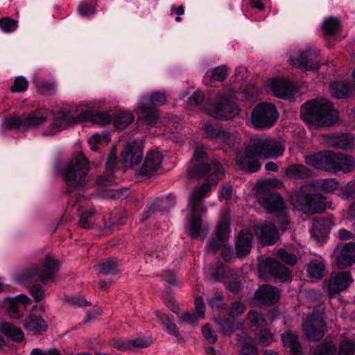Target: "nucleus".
I'll return each mask as SVG.
<instances>
[{
  "label": "nucleus",
  "instance_id": "nucleus-1",
  "mask_svg": "<svg viewBox=\"0 0 355 355\" xmlns=\"http://www.w3.org/2000/svg\"><path fill=\"white\" fill-rule=\"evenodd\" d=\"M207 161V153L202 147H198L194 151L193 158L187 168L189 178H202L207 173H210L206 181L200 187L194 189L189 197V207L191 208V218L189 223V234L193 239H196L200 236L202 225L200 215L207 211L202 200L210 191V187L218 184L219 180L225 173L224 168L220 162L214 161L208 164Z\"/></svg>",
  "mask_w": 355,
  "mask_h": 355
},
{
  "label": "nucleus",
  "instance_id": "nucleus-2",
  "mask_svg": "<svg viewBox=\"0 0 355 355\" xmlns=\"http://www.w3.org/2000/svg\"><path fill=\"white\" fill-rule=\"evenodd\" d=\"M284 150L285 146L281 141L251 139L243 153L236 155V164L241 169L255 173L261 168L259 157L276 158L282 156Z\"/></svg>",
  "mask_w": 355,
  "mask_h": 355
},
{
  "label": "nucleus",
  "instance_id": "nucleus-3",
  "mask_svg": "<svg viewBox=\"0 0 355 355\" xmlns=\"http://www.w3.org/2000/svg\"><path fill=\"white\" fill-rule=\"evenodd\" d=\"M300 116L303 121L317 126H330L338 119V113L333 104L323 98L304 103Z\"/></svg>",
  "mask_w": 355,
  "mask_h": 355
},
{
  "label": "nucleus",
  "instance_id": "nucleus-4",
  "mask_svg": "<svg viewBox=\"0 0 355 355\" xmlns=\"http://www.w3.org/2000/svg\"><path fill=\"white\" fill-rule=\"evenodd\" d=\"M305 163L315 168L333 173H350L355 170L354 159L343 153L320 152L306 156Z\"/></svg>",
  "mask_w": 355,
  "mask_h": 355
},
{
  "label": "nucleus",
  "instance_id": "nucleus-5",
  "mask_svg": "<svg viewBox=\"0 0 355 355\" xmlns=\"http://www.w3.org/2000/svg\"><path fill=\"white\" fill-rule=\"evenodd\" d=\"M89 168L88 160L83 153L80 152L75 159L63 168L62 176L66 183L67 193L71 196L74 191L83 186Z\"/></svg>",
  "mask_w": 355,
  "mask_h": 355
},
{
  "label": "nucleus",
  "instance_id": "nucleus-6",
  "mask_svg": "<svg viewBox=\"0 0 355 355\" xmlns=\"http://www.w3.org/2000/svg\"><path fill=\"white\" fill-rule=\"evenodd\" d=\"M59 263L51 256L47 255L42 263L41 268L36 266H33L26 269L21 274V280L23 282H36L41 281L44 284L53 282L55 279V273L59 270Z\"/></svg>",
  "mask_w": 355,
  "mask_h": 355
},
{
  "label": "nucleus",
  "instance_id": "nucleus-7",
  "mask_svg": "<svg viewBox=\"0 0 355 355\" xmlns=\"http://www.w3.org/2000/svg\"><path fill=\"white\" fill-rule=\"evenodd\" d=\"M311 184H304L295 196L290 198L291 203L298 210L306 214L320 213L325 208L324 200L317 195L308 192Z\"/></svg>",
  "mask_w": 355,
  "mask_h": 355
},
{
  "label": "nucleus",
  "instance_id": "nucleus-8",
  "mask_svg": "<svg viewBox=\"0 0 355 355\" xmlns=\"http://www.w3.org/2000/svg\"><path fill=\"white\" fill-rule=\"evenodd\" d=\"M279 117L278 111L273 103L263 102L257 104L251 113L252 124L257 129L272 127Z\"/></svg>",
  "mask_w": 355,
  "mask_h": 355
},
{
  "label": "nucleus",
  "instance_id": "nucleus-9",
  "mask_svg": "<svg viewBox=\"0 0 355 355\" xmlns=\"http://www.w3.org/2000/svg\"><path fill=\"white\" fill-rule=\"evenodd\" d=\"M205 110L209 116L220 120L230 119L240 112L239 106L227 94L218 95L216 102L207 105Z\"/></svg>",
  "mask_w": 355,
  "mask_h": 355
},
{
  "label": "nucleus",
  "instance_id": "nucleus-10",
  "mask_svg": "<svg viewBox=\"0 0 355 355\" xmlns=\"http://www.w3.org/2000/svg\"><path fill=\"white\" fill-rule=\"evenodd\" d=\"M259 204L270 213L275 214L282 227L288 223L285 205L282 196L277 192L268 191L257 196Z\"/></svg>",
  "mask_w": 355,
  "mask_h": 355
},
{
  "label": "nucleus",
  "instance_id": "nucleus-11",
  "mask_svg": "<svg viewBox=\"0 0 355 355\" xmlns=\"http://www.w3.org/2000/svg\"><path fill=\"white\" fill-rule=\"evenodd\" d=\"M325 324L320 313H313L303 323V330L306 338L311 341H317L324 336Z\"/></svg>",
  "mask_w": 355,
  "mask_h": 355
},
{
  "label": "nucleus",
  "instance_id": "nucleus-12",
  "mask_svg": "<svg viewBox=\"0 0 355 355\" xmlns=\"http://www.w3.org/2000/svg\"><path fill=\"white\" fill-rule=\"evenodd\" d=\"M320 51L317 49L307 47L302 51L297 58H291V63L296 67L304 70L309 71L319 67V62L318 58Z\"/></svg>",
  "mask_w": 355,
  "mask_h": 355
},
{
  "label": "nucleus",
  "instance_id": "nucleus-13",
  "mask_svg": "<svg viewBox=\"0 0 355 355\" xmlns=\"http://www.w3.org/2000/svg\"><path fill=\"white\" fill-rule=\"evenodd\" d=\"M335 262L338 268L344 269L355 263V243L349 242L338 245L334 250Z\"/></svg>",
  "mask_w": 355,
  "mask_h": 355
},
{
  "label": "nucleus",
  "instance_id": "nucleus-14",
  "mask_svg": "<svg viewBox=\"0 0 355 355\" xmlns=\"http://www.w3.org/2000/svg\"><path fill=\"white\" fill-rule=\"evenodd\" d=\"M143 144L139 140L129 142L121 152V157L126 166H133L141 162L143 158Z\"/></svg>",
  "mask_w": 355,
  "mask_h": 355
},
{
  "label": "nucleus",
  "instance_id": "nucleus-15",
  "mask_svg": "<svg viewBox=\"0 0 355 355\" xmlns=\"http://www.w3.org/2000/svg\"><path fill=\"white\" fill-rule=\"evenodd\" d=\"M273 94L279 98L292 100L298 92L296 85L288 80L273 79L270 84Z\"/></svg>",
  "mask_w": 355,
  "mask_h": 355
},
{
  "label": "nucleus",
  "instance_id": "nucleus-16",
  "mask_svg": "<svg viewBox=\"0 0 355 355\" xmlns=\"http://www.w3.org/2000/svg\"><path fill=\"white\" fill-rule=\"evenodd\" d=\"M353 279L349 272H338L332 273L327 284L329 295L338 294L348 288Z\"/></svg>",
  "mask_w": 355,
  "mask_h": 355
},
{
  "label": "nucleus",
  "instance_id": "nucleus-17",
  "mask_svg": "<svg viewBox=\"0 0 355 355\" xmlns=\"http://www.w3.org/2000/svg\"><path fill=\"white\" fill-rule=\"evenodd\" d=\"M255 234L259 242L265 245H272L279 239L277 228L270 222H265L257 227Z\"/></svg>",
  "mask_w": 355,
  "mask_h": 355
},
{
  "label": "nucleus",
  "instance_id": "nucleus-18",
  "mask_svg": "<svg viewBox=\"0 0 355 355\" xmlns=\"http://www.w3.org/2000/svg\"><path fill=\"white\" fill-rule=\"evenodd\" d=\"M280 291L268 284L261 286L255 293L254 297L257 301L264 305H273L276 304L280 297Z\"/></svg>",
  "mask_w": 355,
  "mask_h": 355
},
{
  "label": "nucleus",
  "instance_id": "nucleus-19",
  "mask_svg": "<svg viewBox=\"0 0 355 355\" xmlns=\"http://www.w3.org/2000/svg\"><path fill=\"white\" fill-rule=\"evenodd\" d=\"M253 234L249 230H242L235 242V251L239 258H243L248 256L252 249Z\"/></svg>",
  "mask_w": 355,
  "mask_h": 355
},
{
  "label": "nucleus",
  "instance_id": "nucleus-20",
  "mask_svg": "<svg viewBox=\"0 0 355 355\" xmlns=\"http://www.w3.org/2000/svg\"><path fill=\"white\" fill-rule=\"evenodd\" d=\"M50 114L51 112L45 107L30 112L26 116L24 117V129L35 128L44 124Z\"/></svg>",
  "mask_w": 355,
  "mask_h": 355
},
{
  "label": "nucleus",
  "instance_id": "nucleus-21",
  "mask_svg": "<svg viewBox=\"0 0 355 355\" xmlns=\"http://www.w3.org/2000/svg\"><path fill=\"white\" fill-rule=\"evenodd\" d=\"M162 162V155L159 152H149L141 167L139 175L150 176L153 175L160 168Z\"/></svg>",
  "mask_w": 355,
  "mask_h": 355
},
{
  "label": "nucleus",
  "instance_id": "nucleus-22",
  "mask_svg": "<svg viewBox=\"0 0 355 355\" xmlns=\"http://www.w3.org/2000/svg\"><path fill=\"white\" fill-rule=\"evenodd\" d=\"M206 137L216 140L227 144H230L234 141V136L224 128L216 125L207 124L203 128Z\"/></svg>",
  "mask_w": 355,
  "mask_h": 355
},
{
  "label": "nucleus",
  "instance_id": "nucleus-23",
  "mask_svg": "<svg viewBox=\"0 0 355 355\" xmlns=\"http://www.w3.org/2000/svg\"><path fill=\"white\" fill-rule=\"evenodd\" d=\"M285 175L292 180H305L311 178L313 173L303 164H293L286 168Z\"/></svg>",
  "mask_w": 355,
  "mask_h": 355
},
{
  "label": "nucleus",
  "instance_id": "nucleus-24",
  "mask_svg": "<svg viewBox=\"0 0 355 355\" xmlns=\"http://www.w3.org/2000/svg\"><path fill=\"white\" fill-rule=\"evenodd\" d=\"M214 321L218 327L220 333L225 336H231L236 331L243 333L244 326L241 322L220 318H215Z\"/></svg>",
  "mask_w": 355,
  "mask_h": 355
},
{
  "label": "nucleus",
  "instance_id": "nucleus-25",
  "mask_svg": "<svg viewBox=\"0 0 355 355\" xmlns=\"http://www.w3.org/2000/svg\"><path fill=\"white\" fill-rule=\"evenodd\" d=\"M270 274L279 279L281 282H288L291 279L289 270L279 261L274 259L267 260Z\"/></svg>",
  "mask_w": 355,
  "mask_h": 355
},
{
  "label": "nucleus",
  "instance_id": "nucleus-26",
  "mask_svg": "<svg viewBox=\"0 0 355 355\" xmlns=\"http://www.w3.org/2000/svg\"><path fill=\"white\" fill-rule=\"evenodd\" d=\"M79 121H90L98 125L110 123L112 121L111 115L107 112L85 111L78 115Z\"/></svg>",
  "mask_w": 355,
  "mask_h": 355
},
{
  "label": "nucleus",
  "instance_id": "nucleus-27",
  "mask_svg": "<svg viewBox=\"0 0 355 355\" xmlns=\"http://www.w3.org/2000/svg\"><path fill=\"white\" fill-rule=\"evenodd\" d=\"M23 325L25 329L32 334L45 331L47 328L46 322L43 318L34 314L26 318Z\"/></svg>",
  "mask_w": 355,
  "mask_h": 355
},
{
  "label": "nucleus",
  "instance_id": "nucleus-28",
  "mask_svg": "<svg viewBox=\"0 0 355 355\" xmlns=\"http://www.w3.org/2000/svg\"><path fill=\"white\" fill-rule=\"evenodd\" d=\"M80 121L78 119V116L73 117L69 111H60L55 115L52 126L54 128L62 130L68 128L71 124L77 123Z\"/></svg>",
  "mask_w": 355,
  "mask_h": 355
},
{
  "label": "nucleus",
  "instance_id": "nucleus-29",
  "mask_svg": "<svg viewBox=\"0 0 355 355\" xmlns=\"http://www.w3.org/2000/svg\"><path fill=\"white\" fill-rule=\"evenodd\" d=\"M327 143L332 147L347 150L353 146V137L348 134L334 135L328 137Z\"/></svg>",
  "mask_w": 355,
  "mask_h": 355
},
{
  "label": "nucleus",
  "instance_id": "nucleus-30",
  "mask_svg": "<svg viewBox=\"0 0 355 355\" xmlns=\"http://www.w3.org/2000/svg\"><path fill=\"white\" fill-rule=\"evenodd\" d=\"M121 262L115 257H110L103 260L101 263L94 266L102 275H114L118 272V268Z\"/></svg>",
  "mask_w": 355,
  "mask_h": 355
},
{
  "label": "nucleus",
  "instance_id": "nucleus-31",
  "mask_svg": "<svg viewBox=\"0 0 355 355\" xmlns=\"http://www.w3.org/2000/svg\"><path fill=\"white\" fill-rule=\"evenodd\" d=\"M329 92L336 98H345L350 94V84L347 80L333 82L329 86Z\"/></svg>",
  "mask_w": 355,
  "mask_h": 355
},
{
  "label": "nucleus",
  "instance_id": "nucleus-32",
  "mask_svg": "<svg viewBox=\"0 0 355 355\" xmlns=\"http://www.w3.org/2000/svg\"><path fill=\"white\" fill-rule=\"evenodd\" d=\"M324 269V260L321 257L311 260L306 266L309 276L315 279H321L323 277Z\"/></svg>",
  "mask_w": 355,
  "mask_h": 355
},
{
  "label": "nucleus",
  "instance_id": "nucleus-33",
  "mask_svg": "<svg viewBox=\"0 0 355 355\" xmlns=\"http://www.w3.org/2000/svg\"><path fill=\"white\" fill-rule=\"evenodd\" d=\"M0 331L7 338L12 340L19 343L24 337L23 331L10 323L3 322L0 325Z\"/></svg>",
  "mask_w": 355,
  "mask_h": 355
},
{
  "label": "nucleus",
  "instance_id": "nucleus-34",
  "mask_svg": "<svg viewBox=\"0 0 355 355\" xmlns=\"http://www.w3.org/2000/svg\"><path fill=\"white\" fill-rule=\"evenodd\" d=\"M284 345L291 348L293 355H301V346L297 336L291 332H286L281 336Z\"/></svg>",
  "mask_w": 355,
  "mask_h": 355
},
{
  "label": "nucleus",
  "instance_id": "nucleus-35",
  "mask_svg": "<svg viewBox=\"0 0 355 355\" xmlns=\"http://www.w3.org/2000/svg\"><path fill=\"white\" fill-rule=\"evenodd\" d=\"M139 109L141 110L140 117L148 124H153L156 123L158 114L157 110L150 105L147 102L141 103Z\"/></svg>",
  "mask_w": 355,
  "mask_h": 355
},
{
  "label": "nucleus",
  "instance_id": "nucleus-36",
  "mask_svg": "<svg viewBox=\"0 0 355 355\" xmlns=\"http://www.w3.org/2000/svg\"><path fill=\"white\" fill-rule=\"evenodd\" d=\"M227 68L225 66H219L209 70L204 76V82L208 85L207 80L220 81L222 82L227 77Z\"/></svg>",
  "mask_w": 355,
  "mask_h": 355
},
{
  "label": "nucleus",
  "instance_id": "nucleus-37",
  "mask_svg": "<svg viewBox=\"0 0 355 355\" xmlns=\"http://www.w3.org/2000/svg\"><path fill=\"white\" fill-rule=\"evenodd\" d=\"M338 355H355V335L340 340Z\"/></svg>",
  "mask_w": 355,
  "mask_h": 355
},
{
  "label": "nucleus",
  "instance_id": "nucleus-38",
  "mask_svg": "<svg viewBox=\"0 0 355 355\" xmlns=\"http://www.w3.org/2000/svg\"><path fill=\"white\" fill-rule=\"evenodd\" d=\"M311 186L316 189L327 193H331L338 188V182L335 178H327L318 180Z\"/></svg>",
  "mask_w": 355,
  "mask_h": 355
},
{
  "label": "nucleus",
  "instance_id": "nucleus-39",
  "mask_svg": "<svg viewBox=\"0 0 355 355\" xmlns=\"http://www.w3.org/2000/svg\"><path fill=\"white\" fill-rule=\"evenodd\" d=\"M114 124L118 129L126 128L134 120V115L130 112H119L114 118Z\"/></svg>",
  "mask_w": 355,
  "mask_h": 355
},
{
  "label": "nucleus",
  "instance_id": "nucleus-40",
  "mask_svg": "<svg viewBox=\"0 0 355 355\" xmlns=\"http://www.w3.org/2000/svg\"><path fill=\"white\" fill-rule=\"evenodd\" d=\"M337 348L332 340H323L315 348L313 355H336Z\"/></svg>",
  "mask_w": 355,
  "mask_h": 355
},
{
  "label": "nucleus",
  "instance_id": "nucleus-41",
  "mask_svg": "<svg viewBox=\"0 0 355 355\" xmlns=\"http://www.w3.org/2000/svg\"><path fill=\"white\" fill-rule=\"evenodd\" d=\"M96 214L94 207H91L80 214L78 225L83 229H92L94 226L92 218Z\"/></svg>",
  "mask_w": 355,
  "mask_h": 355
},
{
  "label": "nucleus",
  "instance_id": "nucleus-42",
  "mask_svg": "<svg viewBox=\"0 0 355 355\" xmlns=\"http://www.w3.org/2000/svg\"><path fill=\"white\" fill-rule=\"evenodd\" d=\"M174 200L169 197L162 198L156 200L152 205L150 206V210L154 212L155 210L167 211L174 205Z\"/></svg>",
  "mask_w": 355,
  "mask_h": 355
},
{
  "label": "nucleus",
  "instance_id": "nucleus-43",
  "mask_svg": "<svg viewBox=\"0 0 355 355\" xmlns=\"http://www.w3.org/2000/svg\"><path fill=\"white\" fill-rule=\"evenodd\" d=\"M166 101V95L164 93L157 92L152 93L144 98L143 102H147L152 107L161 106Z\"/></svg>",
  "mask_w": 355,
  "mask_h": 355
},
{
  "label": "nucleus",
  "instance_id": "nucleus-44",
  "mask_svg": "<svg viewBox=\"0 0 355 355\" xmlns=\"http://www.w3.org/2000/svg\"><path fill=\"white\" fill-rule=\"evenodd\" d=\"M331 225V220L329 218L322 217L315 220L313 225L314 232H320L322 235L327 234Z\"/></svg>",
  "mask_w": 355,
  "mask_h": 355
},
{
  "label": "nucleus",
  "instance_id": "nucleus-45",
  "mask_svg": "<svg viewBox=\"0 0 355 355\" xmlns=\"http://www.w3.org/2000/svg\"><path fill=\"white\" fill-rule=\"evenodd\" d=\"M340 27V22L335 17L326 19L322 24V29L326 35H333L336 33Z\"/></svg>",
  "mask_w": 355,
  "mask_h": 355
},
{
  "label": "nucleus",
  "instance_id": "nucleus-46",
  "mask_svg": "<svg viewBox=\"0 0 355 355\" xmlns=\"http://www.w3.org/2000/svg\"><path fill=\"white\" fill-rule=\"evenodd\" d=\"M230 234V225L227 221L220 222L217 225L216 236L221 243L226 242Z\"/></svg>",
  "mask_w": 355,
  "mask_h": 355
},
{
  "label": "nucleus",
  "instance_id": "nucleus-47",
  "mask_svg": "<svg viewBox=\"0 0 355 355\" xmlns=\"http://www.w3.org/2000/svg\"><path fill=\"white\" fill-rule=\"evenodd\" d=\"M18 26V21L10 17L0 18V28L4 33H11L15 31Z\"/></svg>",
  "mask_w": 355,
  "mask_h": 355
},
{
  "label": "nucleus",
  "instance_id": "nucleus-48",
  "mask_svg": "<svg viewBox=\"0 0 355 355\" xmlns=\"http://www.w3.org/2000/svg\"><path fill=\"white\" fill-rule=\"evenodd\" d=\"M248 320L257 327H263L266 324L264 316L256 311L251 310L248 313Z\"/></svg>",
  "mask_w": 355,
  "mask_h": 355
},
{
  "label": "nucleus",
  "instance_id": "nucleus-49",
  "mask_svg": "<svg viewBox=\"0 0 355 355\" xmlns=\"http://www.w3.org/2000/svg\"><path fill=\"white\" fill-rule=\"evenodd\" d=\"M108 344L110 347L122 352L130 351V343L128 339L112 338L109 340Z\"/></svg>",
  "mask_w": 355,
  "mask_h": 355
},
{
  "label": "nucleus",
  "instance_id": "nucleus-50",
  "mask_svg": "<svg viewBox=\"0 0 355 355\" xmlns=\"http://www.w3.org/2000/svg\"><path fill=\"white\" fill-rule=\"evenodd\" d=\"M225 277V269L222 263L216 264V267L211 269L209 279L211 282H217L222 281Z\"/></svg>",
  "mask_w": 355,
  "mask_h": 355
},
{
  "label": "nucleus",
  "instance_id": "nucleus-51",
  "mask_svg": "<svg viewBox=\"0 0 355 355\" xmlns=\"http://www.w3.org/2000/svg\"><path fill=\"white\" fill-rule=\"evenodd\" d=\"M37 87L38 92L43 95H51L55 90V84L49 81H41Z\"/></svg>",
  "mask_w": 355,
  "mask_h": 355
},
{
  "label": "nucleus",
  "instance_id": "nucleus-52",
  "mask_svg": "<svg viewBox=\"0 0 355 355\" xmlns=\"http://www.w3.org/2000/svg\"><path fill=\"white\" fill-rule=\"evenodd\" d=\"M28 86V82L23 76H18L15 78L13 85L10 87L12 92H24Z\"/></svg>",
  "mask_w": 355,
  "mask_h": 355
},
{
  "label": "nucleus",
  "instance_id": "nucleus-53",
  "mask_svg": "<svg viewBox=\"0 0 355 355\" xmlns=\"http://www.w3.org/2000/svg\"><path fill=\"white\" fill-rule=\"evenodd\" d=\"M24 118L19 116H10L4 119V125L9 129L24 128Z\"/></svg>",
  "mask_w": 355,
  "mask_h": 355
},
{
  "label": "nucleus",
  "instance_id": "nucleus-54",
  "mask_svg": "<svg viewBox=\"0 0 355 355\" xmlns=\"http://www.w3.org/2000/svg\"><path fill=\"white\" fill-rule=\"evenodd\" d=\"M277 255L282 261L288 265H294L297 262V257L294 254L289 253L284 249L280 248L277 251Z\"/></svg>",
  "mask_w": 355,
  "mask_h": 355
},
{
  "label": "nucleus",
  "instance_id": "nucleus-55",
  "mask_svg": "<svg viewBox=\"0 0 355 355\" xmlns=\"http://www.w3.org/2000/svg\"><path fill=\"white\" fill-rule=\"evenodd\" d=\"M78 13L82 17L93 15L96 12L95 7L87 2H81L78 6Z\"/></svg>",
  "mask_w": 355,
  "mask_h": 355
},
{
  "label": "nucleus",
  "instance_id": "nucleus-56",
  "mask_svg": "<svg viewBox=\"0 0 355 355\" xmlns=\"http://www.w3.org/2000/svg\"><path fill=\"white\" fill-rule=\"evenodd\" d=\"M129 342L130 343V350H132L134 347L146 348L152 344V341L150 339H145L142 338L129 340Z\"/></svg>",
  "mask_w": 355,
  "mask_h": 355
},
{
  "label": "nucleus",
  "instance_id": "nucleus-57",
  "mask_svg": "<svg viewBox=\"0 0 355 355\" xmlns=\"http://www.w3.org/2000/svg\"><path fill=\"white\" fill-rule=\"evenodd\" d=\"M30 293L36 302H40L44 297V292L40 284L33 285L31 288Z\"/></svg>",
  "mask_w": 355,
  "mask_h": 355
},
{
  "label": "nucleus",
  "instance_id": "nucleus-58",
  "mask_svg": "<svg viewBox=\"0 0 355 355\" xmlns=\"http://www.w3.org/2000/svg\"><path fill=\"white\" fill-rule=\"evenodd\" d=\"M202 333L205 338L209 343H215L217 341V336L214 333L209 324H205L202 329Z\"/></svg>",
  "mask_w": 355,
  "mask_h": 355
},
{
  "label": "nucleus",
  "instance_id": "nucleus-59",
  "mask_svg": "<svg viewBox=\"0 0 355 355\" xmlns=\"http://www.w3.org/2000/svg\"><path fill=\"white\" fill-rule=\"evenodd\" d=\"M245 309V306L241 302H234L230 311V315L233 318L238 317L244 313Z\"/></svg>",
  "mask_w": 355,
  "mask_h": 355
},
{
  "label": "nucleus",
  "instance_id": "nucleus-60",
  "mask_svg": "<svg viewBox=\"0 0 355 355\" xmlns=\"http://www.w3.org/2000/svg\"><path fill=\"white\" fill-rule=\"evenodd\" d=\"M204 101V94L202 92L196 91L188 98V104L190 105H199Z\"/></svg>",
  "mask_w": 355,
  "mask_h": 355
},
{
  "label": "nucleus",
  "instance_id": "nucleus-61",
  "mask_svg": "<svg viewBox=\"0 0 355 355\" xmlns=\"http://www.w3.org/2000/svg\"><path fill=\"white\" fill-rule=\"evenodd\" d=\"M179 320L182 323L193 324L197 323L198 318L196 315L192 314L189 311H186L180 316Z\"/></svg>",
  "mask_w": 355,
  "mask_h": 355
},
{
  "label": "nucleus",
  "instance_id": "nucleus-62",
  "mask_svg": "<svg viewBox=\"0 0 355 355\" xmlns=\"http://www.w3.org/2000/svg\"><path fill=\"white\" fill-rule=\"evenodd\" d=\"M67 302L71 305L78 306H88L91 305V302L84 300L83 298L76 296L68 297Z\"/></svg>",
  "mask_w": 355,
  "mask_h": 355
},
{
  "label": "nucleus",
  "instance_id": "nucleus-63",
  "mask_svg": "<svg viewBox=\"0 0 355 355\" xmlns=\"http://www.w3.org/2000/svg\"><path fill=\"white\" fill-rule=\"evenodd\" d=\"M117 163V157L114 150L111 151L106 163V168L108 172L112 173L116 167Z\"/></svg>",
  "mask_w": 355,
  "mask_h": 355
},
{
  "label": "nucleus",
  "instance_id": "nucleus-64",
  "mask_svg": "<svg viewBox=\"0 0 355 355\" xmlns=\"http://www.w3.org/2000/svg\"><path fill=\"white\" fill-rule=\"evenodd\" d=\"M224 297L222 295H216L207 300V303L212 309H220Z\"/></svg>",
  "mask_w": 355,
  "mask_h": 355
}]
</instances>
